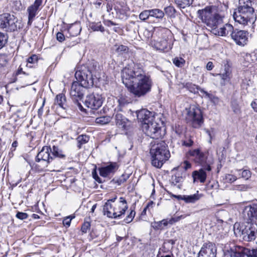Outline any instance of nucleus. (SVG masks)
Wrapping results in <instances>:
<instances>
[{"instance_id": "44", "label": "nucleus", "mask_w": 257, "mask_h": 257, "mask_svg": "<svg viewBox=\"0 0 257 257\" xmlns=\"http://www.w3.org/2000/svg\"><path fill=\"white\" fill-rule=\"evenodd\" d=\"M237 178L233 175L227 174L223 177V180L225 182L231 183L236 180Z\"/></svg>"}, {"instance_id": "21", "label": "nucleus", "mask_w": 257, "mask_h": 257, "mask_svg": "<svg viewBox=\"0 0 257 257\" xmlns=\"http://www.w3.org/2000/svg\"><path fill=\"white\" fill-rule=\"evenodd\" d=\"M234 31L233 27L230 24H225L222 26L220 25L217 28L213 29L212 33L215 35L220 36H226L231 34Z\"/></svg>"}, {"instance_id": "31", "label": "nucleus", "mask_w": 257, "mask_h": 257, "mask_svg": "<svg viewBox=\"0 0 257 257\" xmlns=\"http://www.w3.org/2000/svg\"><path fill=\"white\" fill-rule=\"evenodd\" d=\"M38 58L36 55H32L27 58L26 66L27 68H35L38 65Z\"/></svg>"}, {"instance_id": "24", "label": "nucleus", "mask_w": 257, "mask_h": 257, "mask_svg": "<svg viewBox=\"0 0 257 257\" xmlns=\"http://www.w3.org/2000/svg\"><path fill=\"white\" fill-rule=\"evenodd\" d=\"M116 170V163H111L106 166L99 168L100 175L103 177H109L113 174Z\"/></svg>"}, {"instance_id": "20", "label": "nucleus", "mask_w": 257, "mask_h": 257, "mask_svg": "<svg viewBox=\"0 0 257 257\" xmlns=\"http://www.w3.org/2000/svg\"><path fill=\"white\" fill-rule=\"evenodd\" d=\"M126 201L123 197L119 198V201L114 204V211L116 215L114 214V218H119L124 214L127 209Z\"/></svg>"}, {"instance_id": "14", "label": "nucleus", "mask_w": 257, "mask_h": 257, "mask_svg": "<svg viewBox=\"0 0 257 257\" xmlns=\"http://www.w3.org/2000/svg\"><path fill=\"white\" fill-rule=\"evenodd\" d=\"M230 36L236 44L239 46H243L248 42V33L246 31L236 29L230 34Z\"/></svg>"}, {"instance_id": "22", "label": "nucleus", "mask_w": 257, "mask_h": 257, "mask_svg": "<svg viewBox=\"0 0 257 257\" xmlns=\"http://www.w3.org/2000/svg\"><path fill=\"white\" fill-rule=\"evenodd\" d=\"M42 1L35 0L34 4L28 7L27 12L29 14L28 24L31 25L34 18L36 16L37 11L42 4Z\"/></svg>"}, {"instance_id": "57", "label": "nucleus", "mask_w": 257, "mask_h": 257, "mask_svg": "<svg viewBox=\"0 0 257 257\" xmlns=\"http://www.w3.org/2000/svg\"><path fill=\"white\" fill-rule=\"evenodd\" d=\"M184 218H185V216H184V215H180L179 216L173 217L171 218L170 219H169V222H170V224H173L174 223L180 220L181 219Z\"/></svg>"}, {"instance_id": "52", "label": "nucleus", "mask_w": 257, "mask_h": 257, "mask_svg": "<svg viewBox=\"0 0 257 257\" xmlns=\"http://www.w3.org/2000/svg\"><path fill=\"white\" fill-rule=\"evenodd\" d=\"M74 218V216L70 215L66 217L63 220V224L64 226L69 227L70 225L71 221L73 218Z\"/></svg>"}, {"instance_id": "6", "label": "nucleus", "mask_w": 257, "mask_h": 257, "mask_svg": "<svg viewBox=\"0 0 257 257\" xmlns=\"http://www.w3.org/2000/svg\"><path fill=\"white\" fill-rule=\"evenodd\" d=\"M186 120L194 128L200 127L203 123V118L201 109L193 105L186 109Z\"/></svg>"}, {"instance_id": "34", "label": "nucleus", "mask_w": 257, "mask_h": 257, "mask_svg": "<svg viewBox=\"0 0 257 257\" xmlns=\"http://www.w3.org/2000/svg\"><path fill=\"white\" fill-rule=\"evenodd\" d=\"M150 17H154L158 19H162L164 17V13L159 9L149 10Z\"/></svg>"}, {"instance_id": "3", "label": "nucleus", "mask_w": 257, "mask_h": 257, "mask_svg": "<svg viewBox=\"0 0 257 257\" xmlns=\"http://www.w3.org/2000/svg\"><path fill=\"white\" fill-rule=\"evenodd\" d=\"M141 74H137L135 81L128 86L129 91L136 97H142L149 92L152 86V81L150 78L146 76L144 71Z\"/></svg>"}, {"instance_id": "2", "label": "nucleus", "mask_w": 257, "mask_h": 257, "mask_svg": "<svg viewBox=\"0 0 257 257\" xmlns=\"http://www.w3.org/2000/svg\"><path fill=\"white\" fill-rule=\"evenodd\" d=\"M150 154L152 156V164L160 168L170 158V154L168 146L164 141H154L151 143Z\"/></svg>"}, {"instance_id": "61", "label": "nucleus", "mask_w": 257, "mask_h": 257, "mask_svg": "<svg viewBox=\"0 0 257 257\" xmlns=\"http://www.w3.org/2000/svg\"><path fill=\"white\" fill-rule=\"evenodd\" d=\"M252 109L256 112H257V99L253 100L250 104Z\"/></svg>"}, {"instance_id": "54", "label": "nucleus", "mask_w": 257, "mask_h": 257, "mask_svg": "<svg viewBox=\"0 0 257 257\" xmlns=\"http://www.w3.org/2000/svg\"><path fill=\"white\" fill-rule=\"evenodd\" d=\"M90 223L89 221H85L81 227V231L83 233H86L90 229Z\"/></svg>"}, {"instance_id": "9", "label": "nucleus", "mask_w": 257, "mask_h": 257, "mask_svg": "<svg viewBox=\"0 0 257 257\" xmlns=\"http://www.w3.org/2000/svg\"><path fill=\"white\" fill-rule=\"evenodd\" d=\"M243 239L251 241L255 239L257 234V224L245 221L239 229Z\"/></svg>"}, {"instance_id": "63", "label": "nucleus", "mask_w": 257, "mask_h": 257, "mask_svg": "<svg viewBox=\"0 0 257 257\" xmlns=\"http://www.w3.org/2000/svg\"><path fill=\"white\" fill-rule=\"evenodd\" d=\"M105 24L108 27H110L111 26L116 25V24L114 23H113L112 21H111L110 20H108V21H106L105 23Z\"/></svg>"}, {"instance_id": "29", "label": "nucleus", "mask_w": 257, "mask_h": 257, "mask_svg": "<svg viewBox=\"0 0 257 257\" xmlns=\"http://www.w3.org/2000/svg\"><path fill=\"white\" fill-rule=\"evenodd\" d=\"M116 124L120 128L126 129L128 120L121 113H117L114 116Z\"/></svg>"}, {"instance_id": "27", "label": "nucleus", "mask_w": 257, "mask_h": 257, "mask_svg": "<svg viewBox=\"0 0 257 257\" xmlns=\"http://www.w3.org/2000/svg\"><path fill=\"white\" fill-rule=\"evenodd\" d=\"M151 45L155 49L161 51H168L170 49L168 47V41L165 39H163L160 41H152Z\"/></svg>"}, {"instance_id": "16", "label": "nucleus", "mask_w": 257, "mask_h": 257, "mask_svg": "<svg viewBox=\"0 0 257 257\" xmlns=\"http://www.w3.org/2000/svg\"><path fill=\"white\" fill-rule=\"evenodd\" d=\"M216 248L215 244L208 242L203 245L198 257H216Z\"/></svg>"}, {"instance_id": "40", "label": "nucleus", "mask_w": 257, "mask_h": 257, "mask_svg": "<svg viewBox=\"0 0 257 257\" xmlns=\"http://www.w3.org/2000/svg\"><path fill=\"white\" fill-rule=\"evenodd\" d=\"M182 181L183 178L182 176L180 175L179 173H176L172 177V183L174 184L175 185H177V184H178L177 187L179 188H181V185L179 183L182 182Z\"/></svg>"}, {"instance_id": "35", "label": "nucleus", "mask_w": 257, "mask_h": 257, "mask_svg": "<svg viewBox=\"0 0 257 257\" xmlns=\"http://www.w3.org/2000/svg\"><path fill=\"white\" fill-rule=\"evenodd\" d=\"M89 27L93 31L104 32V28L102 26L101 22H89Z\"/></svg>"}, {"instance_id": "18", "label": "nucleus", "mask_w": 257, "mask_h": 257, "mask_svg": "<svg viewBox=\"0 0 257 257\" xmlns=\"http://www.w3.org/2000/svg\"><path fill=\"white\" fill-rule=\"evenodd\" d=\"M51 152L52 149L50 147H43L37 156L36 161L39 162L43 161L47 164H49L53 160V156L51 155Z\"/></svg>"}, {"instance_id": "7", "label": "nucleus", "mask_w": 257, "mask_h": 257, "mask_svg": "<svg viewBox=\"0 0 257 257\" xmlns=\"http://www.w3.org/2000/svg\"><path fill=\"white\" fill-rule=\"evenodd\" d=\"M224 257H257V248L251 250L233 245L224 252Z\"/></svg>"}, {"instance_id": "19", "label": "nucleus", "mask_w": 257, "mask_h": 257, "mask_svg": "<svg viewBox=\"0 0 257 257\" xmlns=\"http://www.w3.org/2000/svg\"><path fill=\"white\" fill-rule=\"evenodd\" d=\"M223 63L224 66H223V68L222 69L221 73L216 74V75H218L221 77L222 81L220 83L222 85H225L226 82L229 81L231 75L230 66L229 61L225 60Z\"/></svg>"}, {"instance_id": "59", "label": "nucleus", "mask_w": 257, "mask_h": 257, "mask_svg": "<svg viewBox=\"0 0 257 257\" xmlns=\"http://www.w3.org/2000/svg\"><path fill=\"white\" fill-rule=\"evenodd\" d=\"M93 178L94 180L99 183H101L102 182L101 179L99 177L95 169H94L92 172Z\"/></svg>"}, {"instance_id": "38", "label": "nucleus", "mask_w": 257, "mask_h": 257, "mask_svg": "<svg viewBox=\"0 0 257 257\" xmlns=\"http://www.w3.org/2000/svg\"><path fill=\"white\" fill-rule=\"evenodd\" d=\"M184 87L189 91L194 94L197 93L200 89V87L198 86L189 82L186 83Z\"/></svg>"}, {"instance_id": "15", "label": "nucleus", "mask_w": 257, "mask_h": 257, "mask_svg": "<svg viewBox=\"0 0 257 257\" xmlns=\"http://www.w3.org/2000/svg\"><path fill=\"white\" fill-rule=\"evenodd\" d=\"M242 213L245 221L257 224V204L245 207Z\"/></svg>"}, {"instance_id": "30", "label": "nucleus", "mask_w": 257, "mask_h": 257, "mask_svg": "<svg viewBox=\"0 0 257 257\" xmlns=\"http://www.w3.org/2000/svg\"><path fill=\"white\" fill-rule=\"evenodd\" d=\"M21 73H23L27 76L30 75V77H28V78H26L28 85L33 84L38 81V79L34 74H30L29 73H27L25 71H23L22 68L19 67L17 70L16 74L19 75Z\"/></svg>"}, {"instance_id": "8", "label": "nucleus", "mask_w": 257, "mask_h": 257, "mask_svg": "<svg viewBox=\"0 0 257 257\" xmlns=\"http://www.w3.org/2000/svg\"><path fill=\"white\" fill-rule=\"evenodd\" d=\"M142 129L147 136L153 139L158 140L162 138L163 135L161 127L155 119L148 123L143 124Z\"/></svg>"}, {"instance_id": "12", "label": "nucleus", "mask_w": 257, "mask_h": 257, "mask_svg": "<svg viewBox=\"0 0 257 257\" xmlns=\"http://www.w3.org/2000/svg\"><path fill=\"white\" fill-rule=\"evenodd\" d=\"M103 98L101 95L93 92L86 95L84 104L86 106L93 110H97L103 103Z\"/></svg>"}, {"instance_id": "39", "label": "nucleus", "mask_w": 257, "mask_h": 257, "mask_svg": "<svg viewBox=\"0 0 257 257\" xmlns=\"http://www.w3.org/2000/svg\"><path fill=\"white\" fill-rule=\"evenodd\" d=\"M193 0H175V3L180 8H185L192 4Z\"/></svg>"}, {"instance_id": "13", "label": "nucleus", "mask_w": 257, "mask_h": 257, "mask_svg": "<svg viewBox=\"0 0 257 257\" xmlns=\"http://www.w3.org/2000/svg\"><path fill=\"white\" fill-rule=\"evenodd\" d=\"M141 71H143L139 68L132 69L131 68L125 67L121 72V78L123 83L128 88L135 81L137 77V74H141Z\"/></svg>"}, {"instance_id": "62", "label": "nucleus", "mask_w": 257, "mask_h": 257, "mask_svg": "<svg viewBox=\"0 0 257 257\" xmlns=\"http://www.w3.org/2000/svg\"><path fill=\"white\" fill-rule=\"evenodd\" d=\"M214 67L213 64L212 62H208L206 65V69L208 70H211Z\"/></svg>"}, {"instance_id": "49", "label": "nucleus", "mask_w": 257, "mask_h": 257, "mask_svg": "<svg viewBox=\"0 0 257 257\" xmlns=\"http://www.w3.org/2000/svg\"><path fill=\"white\" fill-rule=\"evenodd\" d=\"M136 214V212L134 210H132L130 212L129 214L127 215L126 218L124 219V221L126 223L131 222Z\"/></svg>"}, {"instance_id": "4", "label": "nucleus", "mask_w": 257, "mask_h": 257, "mask_svg": "<svg viewBox=\"0 0 257 257\" xmlns=\"http://www.w3.org/2000/svg\"><path fill=\"white\" fill-rule=\"evenodd\" d=\"M197 13L202 21L212 29V32L223 23V18L213 12L211 7H207L203 10H199Z\"/></svg>"}, {"instance_id": "11", "label": "nucleus", "mask_w": 257, "mask_h": 257, "mask_svg": "<svg viewBox=\"0 0 257 257\" xmlns=\"http://www.w3.org/2000/svg\"><path fill=\"white\" fill-rule=\"evenodd\" d=\"M17 22L14 16L10 14L5 13L0 15V28L6 29L7 31L12 32L17 30Z\"/></svg>"}, {"instance_id": "43", "label": "nucleus", "mask_w": 257, "mask_h": 257, "mask_svg": "<svg viewBox=\"0 0 257 257\" xmlns=\"http://www.w3.org/2000/svg\"><path fill=\"white\" fill-rule=\"evenodd\" d=\"M129 175L127 174H122L118 179L115 180L113 179V181H114L117 185H120L121 184L124 183L129 178Z\"/></svg>"}, {"instance_id": "36", "label": "nucleus", "mask_w": 257, "mask_h": 257, "mask_svg": "<svg viewBox=\"0 0 257 257\" xmlns=\"http://www.w3.org/2000/svg\"><path fill=\"white\" fill-rule=\"evenodd\" d=\"M115 52L119 55L127 54L128 52L129 48L127 46L120 45H115Z\"/></svg>"}, {"instance_id": "42", "label": "nucleus", "mask_w": 257, "mask_h": 257, "mask_svg": "<svg viewBox=\"0 0 257 257\" xmlns=\"http://www.w3.org/2000/svg\"><path fill=\"white\" fill-rule=\"evenodd\" d=\"M81 30V29L80 25H74L70 27L69 31L70 32L73 33V35L75 36L79 34L80 33Z\"/></svg>"}, {"instance_id": "64", "label": "nucleus", "mask_w": 257, "mask_h": 257, "mask_svg": "<svg viewBox=\"0 0 257 257\" xmlns=\"http://www.w3.org/2000/svg\"><path fill=\"white\" fill-rule=\"evenodd\" d=\"M247 188H248V187L247 185H240L239 186L238 189L241 191H245L247 189Z\"/></svg>"}, {"instance_id": "47", "label": "nucleus", "mask_w": 257, "mask_h": 257, "mask_svg": "<svg viewBox=\"0 0 257 257\" xmlns=\"http://www.w3.org/2000/svg\"><path fill=\"white\" fill-rule=\"evenodd\" d=\"M193 143L191 136H185V140L182 141V145L187 147H191Z\"/></svg>"}, {"instance_id": "56", "label": "nucleus", "mask_w": 257, "mask_h": 257, "mask_svg": "<svg viewBox=\"0 0 257 257\" xmlns=\"http://www.w3.org/2000/svg\"><path fill=\"white\" fill-rule=\"evenodd\" d=\"M6 36L3 33L0 32V49L4 46L6 43Z\"/></svg>"}, {"instance_id": "46", "label": "nucleus", "mask_w": 257, "mask_h": 257, "mask_svg": "<svg viewBox=\"0 0 257 257\" xmlns=\"http://www.w3.org/2000/svg\"><path fill=\"white\" fill-rule=\"evenodd\" d=\"M118 105L120 107H123L130 103L129 100L127 97L124 96H120L117 100Z\"/></svg>"}, {"instance_id": "53", "label": "nucleus", "mask_w": 257, "mask_h": 257, "mask_svg": "<svg viewBox=\"0 0 257 257\" xmlns=\"http://www.w3.org/2000/svg\"><path fill=\"white\" fill-rule=\"evenodd\" d=\"M199 91L202 93L201 96L206 98H213V94L205 91L204 89L200 88Z\"/></svg>"}, {"instance_id": "55", "label": "nucleus", "mask_w": 257, "mask_h": 257, "mask_svg": "<svg viewBox=\"0 0 257 257\" xmlns=\"http://www.w3.org/2000/svg\"><path fill=\"white\" fill-rule=\"evenodd\" d=\"M251 173L248 170H244L241 172V177L245 180H248L251 177Z\"/></svg>"}, {"instance_id": "28", "label": "nucleus", "mask_w": 257, "mask_h": 257, "mask_svg": "<svg viewBox=\"0 0 257 257\" xmlns=\"http://www.w3.org/2000/svg\"><path fill=\"white\" fill-rule=\"evenodd\" d=\"M103 214L109 218H114V205H112L109 202H106L103 206Z\"/></svg>"}, {"instance_id": "17", "label": "nucleus", "mask_w": 257, "mask_h": 257, "mask_svg": "<svg viewBox=\"0 0 257 257\" xmlns=\"http://www.w3.org/2000/svg\"><path fill=\"white\" fill-rule=\"evenodd\" d=\"M136 114L139 121L142 122V125L155 119L154 113L146 109L137 111Z\"/></svg>"}, {"instance_id": "50", "label": "nucleus", "mask_w": 257, "mask_h": 257, "mask_svg": "<svg viewBox=\"0 0 257 257\" xmlns=\"http://www.w3.org/2000/svg\"><path fill=\"white\" fill-rule=\"evenodd\" d=\"M8 62V57L4 54L0 55V67L6 66Z\"/></svg>"}, {"instance_id": "26", "label": "nucleus", "mask_w": 257, "mask_h": 257, "mask_svg": "<svg viewBox=\"0 0 257 257\" xmlns=\"http://www.w3.org/2000/svg\"><path fill=\"white\" fill-rule=\"evenodd\" d=\"M257 4V0H239L238 8L254 12V6Z\"/></svg>"}, {"instance_id": "1", "label": "nucleus", "mask_w": 257, "mask_h": 257, "mask_svg": "<svg viewBox=\"0 0 257 257\" xmlns=\"http://www.w3.org/2000/svg\"><path fill=\"white\" fill-rule=\"evenodd\" d=\"M75 76L78 82L72 83L70 94L73 99L78 101L83 98L85 88L92 86L94 82L92 72L85 66L77 70Z\"/></svg>"}, {"instance_id": "60", "label": "nucleus", "mask_w": 257, "mask_h": 257, "mask_svg": "<svg viewBox=\"0 0 257 257\" xmlns=\"http://www.w3.org/2000/svg\"><path fill=\"white\" fill-rule=\"evenodd\" d=\"M56 37L57 40L60 42H63L65 40V37L64 34L61 32H58L57 34Z\"/></svg>"}, {"instance_id": "58", "label": "nucleus", "mask_w": 257, "mask_h": 257, "mask_svg": "<svg viewBox=\"0 0 257 257\" xmlns=\"http://www.w3.org/2000/svg\"><path fill=\"white\" fill-rule=\"evenodd\" d=\"M16 216L18 219L24 220L27 219L28 217V215L25 212H18Z\"/></svg>"}, {"instance_id": "45", "label": "nucleus", "mask_w": 257, "mask_h": 257, "mask_svg": "<svg viewBox=\"0 0 257 257\" xmlns=\"http://www.w3.org/2000/svg\"><path fill=\"white\" fill-rule=\"evenodd\" d=\"M173 63L178 67H182L185 62V61L181 57H175L173 60Z\"/></svg>"}, {"instance_id": "32", "label": "nucleus", "mask_w": 257, "mask_h": 257, "mask_svg": "<svg viewBox=\"0 0 257 257\" xmlns=\"http://www.w3.org/2000/svg\"><path fill=\"white\" fill-rule=\"evenodd\" d=\"M52 156H53V159L55 157L63 159L65 158L66 155L63 150L60 149L58 147L54 146L52 149Z\"/></svg>"}, {"instance_id": "41", "label": "nucleus", "mask_w": 257, "mask_h": 257, "mask_svg": "<svg viewBox=\"0 0 257 257\" xmlns=\"http://www.w3.org/2000/svg\"><path fill=\"white\" fill-rule=\"evenodd\" d=\"M110 121V118L109 116H104L98 117L96 119L95 121L97 123L100 124H105L108 123Z\"/></svg>"}, {"instance_id": "5", "label": "nucleus", "mask_w": 257, "mask_h": 257, "mask_svg": "<svg viewBox=\"0 0 257 257\" xmlns=\"http://www.w3.org/2000/svg\"><path fill=\"white\" fill-rule=\"evenodd\" d=\"M233 18L235 23L244 27L255 20L256 15L254 12L237 7L234 10Z\"/></svg>"}, {"instance_id": "48", "label": "nucleus", "mask_w": 257, "mask_h": 257, "mask_svg": "<svg viewBox=\"0 0 257 257\" xmlns=\"http://www.w3.org/2000/svg\"><path fill=\"white\" fill-rule=\"evenodd\" d=\"M150 17V13L149 10H144L143 12H142L140 15H139V18L142 20V21H146L147 19H149V18Z\"/></svg>"}, {"instance_id": "51", "label": "nucleus", "mask_w": 257, "mask_h": 257, "mask_svg": "<svg viewBox=\"0 0 257 257\" xmlns=\"http://www.w3.org/2000/svg\"><path fill=\"white\" fill-rule=\"evenodd\" d=\"M165 13L169 16L173 15L176 13V10L172 6H169L164 9Z\"/></svg>"}, {"instance_id": "10", "label": "nucleus", "mask_w": 257, "mask_h": 257, "mask_svg": "<svg viewBox=\"0 0 257 257\" xmlns=\"http://www.w3.org/2000/svg\"><path fill=\"white\" fill-rule=\"evenodd\" d=\"M190 156L193 157L195 163H198L208 172L211 170L210 163L207 161V156L199 149L191 150L189 152Z\"/></svg>"}, {"instance_id": "33", "label": "nucleus", "mask_w": 257, "mask_h": 257, "mask_svg": "<svg viewBox=\"0 0 257 257\" xmlns=\"http://www.w3.org/2000/svg\"><path fill=\"white\" fill-rule=\"evenodd\" d=\"M54 103L55 104H57L62 108L65 109L66 104L65 95L62 93H60L57 95Z\"/></svg>"}, {"instance_id": "37", "label": "nucleus", "mask_w": 257, "mask_h": 257, "mask_svg": "<svg viewBox=\"0 0 257 257\" xmlns=\"http://www.w3.org/2000/svg\"><path fill=\"white\" fill-rule=\"evenodd\" d=\"M89 140V137L88 136L86 135H82L79 136L77 138V147L79 149L81 148V146L86 144L88 142Z\"/></svg>"}, {"instance_id": "25", "label": "nucleus", "mask_w": 257, "mask_h": 257, "mask_svg": "<svg viewBox=\"0 0 257 257\" xmlns=\"http://www.w3.org/2000/svg\"><path fill=\"white\" fill-rule=\"evenodd\" d=\"M205 167H202L199 170L194 171L192 172V177L193 178V182L199 181L201 183H204L206 179L207 173Z\"/></svg>"}, {"instance_id": "23", "label": "nucleus", "mask_w": 257, "mask_h": 257, "mask_svg": "<svg viewBox=\"0 0 257 257\" xmlns=\"http://www.w3.org/2000/svg\"><path fill=\"white\" fill-rule=\"evenodd\" d=\"M174 197L178 200L184 201L186 203H194L200 200L203 196L202 194H199V191L193 195H174Z\"/></svg>"}]
</instances>
